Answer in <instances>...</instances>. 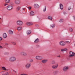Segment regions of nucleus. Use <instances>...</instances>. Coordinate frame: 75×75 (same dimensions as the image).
I'll use <instances>...</instances> for the list:
<instances>
[{"instance_id":"42","label":"nucleus","mask_w":75,"mask_h":75,"mask_svg":"<svg viewBox=\"0 0 75 75\" xmlns=\"http://www.w3.org/2000/svg\"><path fill=\"white\" fill-rule=\"evenodd\" d=\"M57 58H60V57H61V56L60 55L57 56Z\"/></svg>"},{"instance_id":"30","label":"nucleus","mask_w":75,"mask_h":75,"mask_svg":"<svg viewBox=\"0 0 75 75\" xmlns=\"http://www.w3.org/2000/svg\"><path fill=\"white\" fill-rule=\"evenodd\" d=\"M53 74H54V75H56V74H57V71H54L53 72Z\"/></svg>"},{"instance_id":"44","label":"nucleus","mask_w":75,"mask_h":75,"mask_svg":"<svg viewBox=\"0 0 75 75\" xmlns=\"http://www.w3.org/2000/svg\"><path fill=\"white\" fill-rule=\"evenodd\" d=\"M21 75H27V74H21Z\"/></svg>"},{"instance_id":"35","label":"nucleus","mask_w":75,"mask_h":75,"mask_svg":"<svg viewBox=\"0 0 75 75\" xmlns=\"http://www.w3.org/2000/svg\"><path fill=\"white\" fill-rule=\"evenodd\" d=\"M74 55H75V54H71V55H69V57H74Z\"/></svg>"},{"instance_id":"9","label":"nucleus","mask_w":75,"mask_h":75,"mask_svg":"<svg viewBox=\"0 0 75 75\" xmlns=\"http://www.w3.org/2000/svg\"><path fill=\"white\" fill-rule=\"evenodd\" d=\"M59 44L62 46H65V42L64 41H61L59 42Z\"/></svg>"},{"instance_id":"12","label":"nucleus","mask_w":75,"mask_h":75,"mask_svg":"<svg viewBox=\"0 0 75 75\" xmlns=\"http://www.w3.org/2000/svg\"><path fill=\"white\" fill-rule=\"evenodd\" d=\"M60 8L61 9V10H63L64 9V6H63V5L61 4H60Z\"/></svg>"},{"instance_id":"8","label":"nucleus","mask_w":75,"mask_h":75,"mask_svg":"<svg viewBox=\"0 0 75 75\" xmlns=\"http://www.w3.org/2000/svg\"><path fill=\"white\" fill-rule=\"evenodd\" d=\"M17 25H22L23 24V22L21 21H18L17 22Z\"/></svg>"},{"instance_id":"23","label":"nucleus","mask_w":75,"mask_h":75,"mask_svg":"<svg viewBox=\"0 0 75 75\" xmlns=\"http://www.w3.org/2000/svg\"><path fill=\"white\" fill-rule=\"evenodd\" d=\"M51 27L52 28H54L55 27V25L54 24H53L50 25Z\"/></svg>"},{"instance_id":"27","label":"nucleus","mask_w":75,"mask_h":75,"mask_svg":"<svg viewBox=\"0 0 75 75\" xmlns=\"http://www.w3.org/2000/svg\"><path fill=\"white\" fill-rule=\"evenodd\" d=\"M69 30L70 32H72L73 31V29H72V28H70L69 29Z\"/></svg>"},{"instance_id":"33","label":"nucleus","mask_w":75,"mask_h":75,"mask_svg":"<svg viewBox=\"0 0 75 75\" xmlns=\"http://www.w3.org/2000/svg\"><path fill=\"white\" fill-rule=\"evenodd\" d=\"M46 11V6H45L44 9H43V11L45 12Z\"/></svg>"},{"instance_id":"1","label":"nucleus","mask_w":75,"mask_h":75,"mask_svg":"<svg viewBox=\"0 0 75 75\" xmlns=\"http://www.w3.org/2000/svg\"><path fill=\"white\" fill-rule=\"evenodd\" d=\"M9 61L10 62H14V61H16V57L14 56L10 57L9 58Z\"/></svg>"},{"instance_id":"25","label":"nucleus","mask_w":75,"mask_h":75,"mask_svg":"<svg viewBox=\"0 0 75 75\" xmlns=\"http://www.w3.org/2000/svg\"><path fill=\"white\" fill-rule=\"evenodd\" d=\"M59 22H60V23H62L63 22H64V19H60V21H59Z\"/></svg>"},{"instance_id":"22","label":"nucleus","mask_w":75,"mask_h":75,"mask_svg":"<svg viewBox=\"0 0 75 75\" xmlns=\"http://www.w3.org/2000/svg\"><path fill=\"white\" fill-rule=\"evenodd\" d=\"M21 29H22V28L21 27H18L17 28V30H21Z\"/></svg>"},{"instance_id":"4","label":"nucleus","mask_w":75,"mask_h":75,"mask_svg":"<svg viewBox=\"0 0 75 75\" xmlns=\"http://www.w3.org/2000/svg\"><path fill=\"white\" fill-rule=\"evenodd\" d=\"M58 67V64H56L52 66V68L53 69H56Z\"/></svg>"},{"instance_id":"19","label":"nucleus","mask_w":75,"mask_h":75,"mask_svg":"<svg viewBox=\"0 0 75 75\" xmlns=\"http://www.w3.org/2000/svg\"><path fill=\"white\" fill-rule=\"evenodd\" d=\"M34 15V13L33 11H31L30 13V16H32Z\"/></svg>"},{"instance_id":"17","label":"nucleus","mask_w":75,"mask_h":75,"mask_svg":"<svg viewBox=\"0 0 75 75\" xmlns=\"http://www.w3.org/2000/svg\"><path fill=\"white\" fill-rule=\"evenodd\" d=\"M39 42V39L38 38L36 39L34 42L35 43H37V42Z\"/></svg>"},{"instance_id":"47","label":"nucleus","mask_w":75,"mask_h":75,"mask_svg":"<svg viewBox=\"0 0 75 75\" xmlns=\"http://www.w3.org/2000/svg\"><path fill=\"white\" fill-rule=\"evenodd\" d=\"M36 27H38V26H39V25H36Z\"/></svg>"},{"instance_id":"14","label":"nucleus","mask_w":75,"mask_h":75,"mask_svg":"<svg viewBox=\"0 0 75 75\" xmlns=\"http://www.w3.org/2000/svg\"><path fill=\"white\" fill-rule=\"evenodd\" d=\"M26 24L28 25H32L33 24V23L31 22H28L26 23Z\"/></svg>"},{"instance_id":"31","label":"nucleus","mask_w":75,"mask_h":75,"mask_svg":"<svg viewBox=\"0 0 75 75\" xmlns=\"http://www.w3.org/2000/svg\"><path fill=\"white\" fill-rule=\"evenodd\" d=\"M11 43L12 44H13V45H15L16 44V42H11Z\"/></svg>"},{"instance_id":"37","label":"nucleus","mask_w":75,"mask_h":75,"mask_svg":"<svg viewBox=\"0 0 75 75\" xmlns=\"http://www.w3.org/2000/svg\"><path fill=\"white\" fill-rule=\"evenodd\" d=\"M66 43H67V44H69V43H70V42H69V41H66Z\"/></svg>"},{"instance_id":"45","label":"nucleus","mask_w":75,"mask_h":75,"mask_svg":"<svg viewBox=\"0 0 75 75\" xmlns=\"http://www.w3.org/2000/svg\"><path fill=\"white\" fill-rule=\"evenodd\" d=\"M3 47L0 45V48H2Z\"/></svg>"},{"instance_id":"13","label":"nucleus","mask_w":75,"mask_h":75,"mask_svg":"<svg viewBox=\"0 0 75 75\" xmlns=\"http://www.w3.org/2000/svg\"><path fill=\"white\" fill-rule=\"evenodd\" d=\"M31 33V30H28L26 32L27 34L28 35H30V34Z\"/></svg>"},{"instance_id":"32","label":"nucleus","mask_w":75,"mask_h":75,"mask_svg":"<svg viewBox=\"0 0 75 75\" xmlns=\"http://www.w3.org/2000/svg\"><path fill=\"white\" fill-rule=\"evenodd\" d=\"M67 50V49H62L61 50V51H65Z\"/></svg>"},{"instance_id":"18","label":"nucleus","mask_w":75,"mask_h":75,"mask_svg":"<svg viewBox=\"0 0 75 75\" xmlns=\"http://www.w3.org/2000/svg\"><path fill=\"white\" fill-rule=\"evenodd\" d=\"M48 18L49 20H52V18L51 16H49L48 17Z\"/></svg>"},{"instance_id":"2","label":"nucleus","mask_w":75,"mask_h":75,"mask_svg":"<svg viewBox=\"0 0 75 75\" xmlns=\"http://www.w3.org/2000/svg\"><path fill=\"white\" fill-rule=\"evenodd\" d=\"M20 54L22 56H24V57H26L27 56L28 54L27 53L25 52L22 51L20 52Z\"/></svg>"},{"instance_id":"28","label":"nucleus","mask_w":75,"mask_h":75,"mask_svg":"<svg viewBox=\"0 0 75 75\" xmlns=\"http://www.w3.org/2000/svg\"><path fill=\"white\" fill-rule=\"evenodd\" d=\"M2 70H7V69H6V68L4 67H2Z\"/></svg>"},{"instance_id":"5","label":"nucleus","mask_w":75,"mask_h":75,"mask_svg":"<svg viewBox=\"0 0 75 75\" xmlns=\"http://www.w3.org/2000/svg\"><path fill=\"white\" fill-rule=\"evenodd\" d=\"M13 6H8L7 7V9L8 10L10 11L13 10Z\"/></svg>"},{"instance_id":"15","label":"nucleus","mask_w":75,"mask_h":75,"mask_svg":"<svg viewBox=\"0 0 75 75\" xmlns=\"http://www.w3.org/2000/svg\"><path fill=\"white\" fill-rule=\"evenodd\" d=\"M34 7L35 8H38L39 5L38 4H35L34 5Z\"/></svg>"},{"instance_id":"40","label":"nucleus","mask_w":75,"mask_h":75,"mask_svg":"<svg viewBox=\"0 0 75 75\" xmlns=\"http://www.w3.org/2000/svg\"><path fill=\"white\" fill-rule=\"evenodd\" d=\"M0 24H1V18H0Z\"/></svg>"},{"instance_id":"41","label":"nucleus","mask_w":75,"mask_h":75,"mask_svg":"<svg viewBox=\"0 0 75 75\" xmlns=\"http://www.w3.org/2000/svg\"><path fill=\"white\" fill-rule=\"evenodd\" d=\"M7 5H8V4H4V6H7Z\"/></svg>"},{"instance_id":"26","label":"nucleus","mask_w":75,"mask_h":75,"mask_svg":"<svg viewBox=\"0 0 75 75\" xmlns=\"http://www.w3.org/2000/svg\"><path fill=\"white\" fill-rule=\"evenodd\" d=\"M52 64H55V61L54 60H52Z\"/></svg>"},{"instance_id":"20","label":"nucleus","mask_w":75,"mask_h":75,"mask_svg":"<svg viewBox=\"0 0 75 75\" xmlns=\"http://www.w3.org/2000/svg\"><path fill=\"white\" fill-rule=\"evenodd\" d=\"M5 1L6 3H10V0H5Z\"/></svg>"},{"instance_id":"50","label":"nucleus","mask_w":75,"mask_h":75,"mask_svg":"<svg viewBox=\"0 0 75 75\" xmlns=\"http://www.w3.org/2000/svg\"><path fill=\"white\" fill-rule=\"evenodd\" d=\"M74 20H75V16L74 17Z\"/></svg>"},{"instance_id":"46","label":"nucleus","mask_w":75,"mask_h":75,"mask_svg":"<svg viewBox=\"0 0 75 75\" xmlns=\"http://www.w3.org/2000/svg\"><path fill=\"white\" fill-rule=\"evenodd\" d=\"M1 40H2V38H1V37H0V41H1Z\"/></svg>"},{"instance_id":"3","label":"nucleus","mask_w":75,"mask_h":75,"mask_svg":"<svg viewBox=\"0 0 75 75\" xmlns=\"http://www.w3.org/2000/svg\"><path fill=\"white\" fill-rule=\"evenodd\" d=\"M30 66H31V63L28 62L26 64L25 67L26 69H29Z\"/></svg>"},{"instance_id":"49","label":"nucleus","mask_w":75,"mask_h":75,"mask_svg":"<svg viewBox=\"0 0 75 75\" xmlns=\"http://www.w3.org/2000/svg\"><path fill=\"white\" fill-rule=\"evenodd\" d=\"M5 45H8V43H5Z\"/></svg>"},{"instance_id":"52","label":"nucleus","mask_w":75,"mask_h":75,"mask_svg":"<svg viewBox=\"0 0 75 75\" xmlns=\"http://www.w3.org/2000/svg\"><path fill=\"white\" fill-rule=\"evenodd\" d=\"M64 14H66V13L65 12H64Z\"/></svg>"},{"instance_id":"51","label":"nucleus","mask_w":75,"mask_h":75,"mask_svg":"<svg viewBox=\"0 0 75 75\" xmlns=\"http://www.w3.org/2000/svg\"><path fill=\"white\" fill-rule=\"evenodd\" d=\"M22 9L23 10H24L25 9V8H23Z\"/></svg>"},{"instance_id":"38","label":"nucleus","mask_w":75,"mask_h":75,"mask_svg":"<svg viewBox=\"0 0 75 75\" xmlns=\"http://www.w3.org/2000/svg\"><path fill=\"white\" fill-rule=\"evenodd\" d=\"M4 54L5 55H7V54H8V53L5 52L4 53Z\"/></svg>"},{"instance_id":"24","label":"nucleus","mask_w":75,"mask_h":75,"mask_svg":"<svg viewBox=\"0 0 75 75\" xmlns=\"http://www.w3.org/2000/svg\"><path fill=\"white\" fill-rule=\"evenodd\" d=\"M69 54L71 55H74V54H75V53H74V52H69Z\"/></svg>"},{"instance_id":"39","label":"nucleus","mask_w":75,"mask_h":75,"mask_svg":"<svg viewBox=\"0 0 75 75\" xmlns=\"http://www.w3.org/2000/svg\"><path fill=\"white\" fill-rule=\"evenodd\" d=\"M28 9H29V10H31V7H28Z\"/></svg>"},{"instance_id":"11","label":"nucleus","mask_w":75,"mask_h":75,"mask_svg":"<svg viewBox=\"0 0 75 75\" xmlns=\"http://www.w3.org/2000/svg\"><path fill=\"white\" fill-rule=\"evenodd\" d=\"M48 62V60L47 59H44L42 61V62L43 64H46Z\"/></svg>"},{"instance_id":"34","label":"nucleus","mask_w":75,"mask_h":75,"mask_svg":"<svg viewBox=\"0 0 75 75\" xmlns=\"http://www.w3.org/2000/svg\"><path fill=\"white\" fill-rule=\"evenodd\" d=\"M20 9V7H18L17 8V11H18V10H19Z\"/></svg>"},{"instance_id":"16","label":"nucleus","mask_w":75,"mask_h":75,"mask_svg":"<svg viewBox=\"0 0 75 75\" xmlns=\"http://www.w3.org/2000/svg\"><path fill=\"white\" fill-rule=\"evenodd\" d=\"M3 37L4 38H7V34L6 33H4L3 34Z\"/></svg>"},{"instance_id":"43","label":"nucleus","mask_w":75,"mask_h":75,"mask_svg":"<svg viewBox=\"0 0 75 75\" xmlns=\"http://www.w3.org/2000/svg\"><path fill=\"white\" fill-rule=\"evenodd\" d=\"M30 62H33V60L32 59H30Z\"/></svg>"},{"instance_id":"29","label":"nucleus","mask_w":75,"mask_h":75,"mask_svg":"<svg viewBox=\"0 0 75 75\" xmlns=\"http://www.w3.org/2000/svg\"><path fill=\"white\" fill-rule=\"evenodd\" d=\"M2 75H8V72H6L5 74H3Z\"/></svg>"},{"instance_id":"7","label":"nucleus","mask_w":75,"mask_h":75,"mask_svg":"<svg viewBox=\"0 0 75 75\" xmlns=\"http://www.w3.org/2000/svg\"><path fill=\"white\" fill-rule=\"evenodd\" d=\"M69 69V67L68 66H65L63 67V71L64 72H66Z\"/></svg>"},{"instance_id":"36","label":"nucleus","mask_w":75,"mask_h":75,"mask_svg":"<svg viewBox=\"0 0 75 75\" xmlns=\"http://www.w3.org/2000/svg\"><path fill=\"white\" fill-rule=\"evenodd\" d=\"M68 10H70L71 9V7H69L68 8Z\"/></svg>"},{"instance_id":"10","label":"nucleus","mask_w":75,"mask_h":75,"mask_svg":"<svg viewBox=\"0 0 75 75\" xmlns=\"http://www.w3.org/2000/svg\"><path fill=\"white\" fill-rule=\"evenodd\" d=\"M15 3L16 4H19L20 3V0H15Z\"/></svg>"},{"instance_id":"6","label":"nucleus","mask_w":75,"mask_h":75,"mask_svg":"<svg viewBox=\"0 0 75 75\" xmlns=\"http://www.w3.org/2000/svg\"><path fill=\"white\" fill-rule=\"evenodd\" d=\"M35 58L36 59L38 60H42L43 58L41 56H38L36 57Z\"/></svg>"},{"instance_id":"21","label":"nucleus","mask_w":75,"mask_h":75,"mask_svg":"<svg viewBox=\"0 0 75 75\" xmlns=\"http://www.w3.org/2000/svg\"><path fill=\"white\" fill-rule=\"evenodd\" d=\"M9 33L10 34H13V32L10 30H9Z\"/></svg>"},{"instance_id":"53","label":"nucleus","mask_w":75,"mask_h":75,"mask_svg":"<svg viewBox=\"0 0 75 75\" xmlns=\"http://www.w3.org/2000/svg\"><path fill=\"white\" fill-rule=\"evenodd\" d=\"M6 71H7V70H6Z\"/></svg>"},{"instance_id":"48","label":"nucleus","mask_w":75,"mask_h":75,"mask_svg":"<svg viewBox=\"0 0 75 75\" xmlns=\"http://www.w3.org/2000/svg\"><path fill=\"white\" fill-rule=\"evenodd\" d=\"M13 71L14 72H15V73H16V71H15L14 70H13Z\"/></svg>"}]
</instances>
